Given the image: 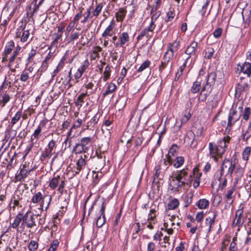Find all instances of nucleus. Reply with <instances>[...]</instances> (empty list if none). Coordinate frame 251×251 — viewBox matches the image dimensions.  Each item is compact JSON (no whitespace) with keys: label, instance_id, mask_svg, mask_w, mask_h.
<instances>
[{"label":"nucleus","instance_id":"79ce46f5","mask_svg":"<svg viewBox=\"0 0 251 251\" xmlns=\"http://www.w3.org/2000/svg\"><path fill=\"white\" fill-rule=\"evenodd\" d=\"M36 53V50L33 49L30 50L28 53V57L26 60V65H28L32 62V59Z\"/></svg>","mask_w":251,"mask_h":251},{"label":"nucleus","instance_id":"9b49d317","mask_svg":"<svg viewBox=\"0 0 251 251\" xmlns=\"http://www.w3.org/2000/svg\"><path fill=\"white\" fill-rule=\"evenodd\" d=\"M105 205L104 202H102L101 208L100 210V215L97 218L96 221V226L98 227H101L105 222V217L104 211Z\"/></svg>","mask_w":251,"mask_h":251},{"label":"nucleus","instance_id":"69168bd1","mask_svg":"<svg viewBox=\"0 0 251 251\" xmlns=\"http://www.w3.org/2000/svg\"><path fill=\"white\" fill-rule=\"evenodd\" d=\"M76 26L75 24H74L73 22L71 21L68 25H67L66 29V34L67 35H68L69 32L73 29V28Z\"/></svg>","mask_w":251,"mask_h":251},{"label":"nucleus","instance_id":"f3484780","mask_svg":"<svg viewBox=\"0 0 251 251\" xmlns=\"http://www.w3.org/2000/svg\"><path fill=\"white\" fill-rule=\"evenodd\" d=\"M244 169L242 168H238L236 169L234 175V185H236L239 182L241 181L242 178L244 174Z\"/></svg>","mask_w":251,"mask_h":251},{"label":"nucleus","instance_id":"aec40b11","mask_svg":"<svg viewBox=\"0 0 251 251\" xmlns=\"http://www.w3.org/2000/svg\"><path fill=\"white\" fill-rule=\"evenodd\" d=\"M89 95V94H88V92H86L84 93L81 94L77 97L75 100L74 103L75 104V106L77 107L78 110L80 108L83 103L84 102V100L85 97Z\"/></svg>","mask_w":251,"mask_h":251},{"label":"nucleus","instance_id":"a878e982","mask_svg":"<svg viewBox=\"0 0 251 251\" xmlns=\"http://www.w3.org/2000/svg\"><path fill=\"white\" fill-rule=\"evenodd\" d=\"M126 14V10L124 8H120L116 13L115 17L117 22H122Z\"/></svg>","mask_w":251,"mask_h":251},{"label":"nucleus","instance_id":"4c0bfd02","mask_svg":"<svg viewBox=\"0 0 251 251\" xmlns=\"http://www.w3.org/2000/svg\"><path fill=\"white\" fill-rule=\"evenodd\" d=\"M184 162V158L182 156H179L177 157H176V159L173 161V166L176 168H179L180 167Z\"/></svg>","mask_w":251,"mask_h":251},{"label":"nucleus","instance_id":"412c9836","mask_svg":"<svg viewBox=\"0 0 251 251\" xmlns=\"http://www.w3.org/2000/svg\"><path fill=\"white\" fill-rule=\"evenodd\" d=\"M178 149V146L176 144H173L170 148L167 157V162L170 164H173V159L171 158V156H174L176 151Z\"/></svg>","mask_w":251,"mask_h":251},{"label":"nucleus","instance_id":"c9c22d12","mask_svg":"<svg viewBox=\"0 0 251 251\" xmlns=\"http://www.w3.org/2000/svg\"><path fill=\"white\" fill-rule=\"evenodd\" d=\"M116 86L115 84L111 83L107 87L105 92L103 93V96L105 97L106 95L113 93L116 89Z\"/></svg>","mask_w":251,"mask_h":251},{"label":"nucleus","instance_id":"a211bd4d","mask_svg":"<svg viewBox=\"0 0 251 251\" xmlns=\"http://www.w3.org/2000/svg\"><path fill=\"white\" fill-rule=\"evenodd\" d=\"M238 66L240 67V69L243 73L247 75L248 76L250 77L251 76V64L250 62H245L242 65L238 64Z\"/></svg>","mask_w":251,"mask_h":251},{"label":"nucleus","instance_id":"13d9d810","mask_svg":"<svg viewBox=\"0 0 251 251\" xmlns=\"http://www.w3.org/2000/svg\"><path fill=\"white\" fill-rule=\"evenodd\" d=\"M29 31L28 30H24L21 37V41L23 42H26L29 37Z\"/></svg>","mask_w":251,"mask_h":251},{"label":"nucleus","instance_id":"2eb2a0df","mask_svg":"<svg viewBox=\"0 0 251 251\" xmlns=\"http://www.w3.org/2000/svg\"><path fill=\"white\" fill-rule=\"evenodd\" d=\"M217 213L218 212L216 211H210L208 213L211 214V215L205 218V223L207 226H208V231L211 230L212 225L215 223Z\"/></svg>","mask_w":251,"mask_h":251},{"label":"nucleus","instance_id":"6e6552de","mask_svg":"<svg viewBox=\"0 0 251 251\" xmlns=\"http://www.w3.org/2000/svg\"><path fill=\"white\" fill-rule=\"evenodd\" d=\"M244 207L241 205L235 212V217L233 221V224L240 226L244 223L245 217L243 215Z\"/></svg>","mask_w":251,"mask_h":251},{"label":"nucleus","instance_id":"864d4df0","mask_svg":"<svg viewBox=\"0 0 251 251\" xmlns=\"http://www.w3.org/2000/svg\"><path fill=\"white\" fill-rule=\"evenodd\" d=\"M59 244L57 240H54L50 245L48 251H56Z\"/></svg>","mask_w":251,"mask_h":251},{"label":"nucleus","instance_id":"3c124183","mask_svg":"<svg viewBox=\"0 0 251 251\" xmlns=\"http://www.w3.org/2000/svg\"><path fill=\"white\" fill-rule=\"evenodd\" d=\"M151 22L150 25H155L154 23L158 19L161 15V12H155L154 13L151 14Z\"/></svg>","mask_w":251,"mask_h":251},{"label":"nucleus","instance_id":"5fc2aeb1","mask_svg":"<svg viewBox=\"0 0 251 251\" xmlns=\"http://www.w3.org/2000/svg\"><path fill=\"white\" fill-rule=\"evenodd\" d=\"M62 36V35L58 33H53L52 35L53 41L51 42V45H53L56 44L58 42V40L61 38Z\"/></svg>","mask_w":251,"mask_h":251},{"label":"nucleus","instance_id":"a18cd8bd","mask_svg":"<svg viewBox=\"0 0 251 251\" xmlns=\"http://www.w3.org/2000/svg\"><path fill=\"white\" fill-rule=\"evenodd\" d=\"M165 132L166 130L165 128H164L163 130L160 133L157 132L153 133L152 136L151 137L150 140H155L157 139V141H160L161 136L163 135Z\"/></svg>","mask_w":251,"mask_h":251},{"label":"nucleus","instance_id":"f257e3e1","mask_svg":"<svg viewBox=\"0 0 251 251\" xmlns=\"http://www.w3.org/2000/svg\"><path fill=\"white\" fill-rule=\"evenodd\" d=\"M226 147V142H210L209 150L210 157L217 162L225 153Z\"/></svg>","mask_w":251,"mask_h":251},{"label":"nucleus","instance_id":"7ed1b4c3","mask_svg":"<svg viewBox=\"0 0 251 251\" xmlns=\"http://www.w3.org/2000/svg\"><path fill=\"white\" fill-rule=\"evenodd\" d=\"M47 198L48 201L47 202L46 206L45 207V210L48 208L49 206L51 200V197L50 196H45L43 197L42 193L40 192L36 193L31 199V202L34 203H37L41 202L40 207L41 209H43L44 208L45 200Z\"/></svg>","mask_w":251,"mask_h":251},{"label":"nucleus","instance_id":"c85d7f7f","mask_svg":"<svg viewBox=\"0 0 251 251\" xmlns=\"http://www.w3.org/2000/svg\"><path fill=\"white\" fill-rule=\"evenodd\" d=\"M99 121V118L97 117V115L94 116L90 121L87 122L86 126V129H90L93 130L95 126L98 123Z\"/></svg>","mask_w":251,"mask_h":251},{"label":"nucleus","instance_id":"58836bf2","mask_svg":"<svg viewBox=\"0 0 251 251\" xmlns=\"http://www.w3.org/2000/svg\"><path fill=\"white\" fill-rule=\"evenodd\" d=\"M37 0H34L32 2V4H34V8L33 11H31V6H29L26 9L27 10V15H30V16H32L33 14L37 11L39 6L36 4Z\"/></svg>","mask_w":251,"mask_h":251},{"label":"nucleus","instance_id":"ea45409f","mask_svg":"<svg viewBox=\"0 0 251 251\" xmlns=\"http://www.w3.org/2000/svg\"><path fill=\"white\" fill-rule=\"evenodd\" d=\"M179 205V201L176 199H174L169 202L168 204V208L169 210L176 209Z\"/></svg>","mask_w":251,"mask_h":251},{"label":"nucleus","instance_id":"c03bdc74","mask_svg":"<svg viewBox=\"0 0 251 251\" xmlns=\"http://www.w3.org/2000/svg\"><path fill=\"white\" fill-rule=\"evenodd\" d=\"M64 65V61L63 59H61V60L59 63L58 65L56 67V69H54L52 73V77H54L63 68Z\"/></svg>","mask_w":251,"mask_h":251},{"label":"nucleus","instance_id":"c756f323","mask_svg":"<svg viewBox=\"0 0 251 251\" xmlns=\"http://www.w3.org/2000/svg\"><path fill=\"white\" fill-rule=\"evenodd\" d=\"M172 183L173 188L172 189L176 191H178L179 188L184 186L185 184H187L184 180H176V182H172Z\"/></svg>","mask_w":251,"mask_h":251},{"label":"nucleus","instance_id":"774afa93","mask_svg":"<svg viewBox=\"0 0 251 251\" xmlns=\"http://www.w3.org/2000/svg\"><path fill=\"white\" fill-rule=\"evenodd\" d=\"M10 21L9 18H7V19L4 20L0 24V29L3 30L5 31L6 28V25Z\"/></svg>","mask_w":251,"mask_h":251},{"label":"nucleus","instance_id":"72a5a7b5","mask_svg":"<svg viewBox=\"0 0 251 251\" xmlns=\"http://www.w3.org/2000/svg\"><path fill=\"white\" fill-rule=\"evenodd\" d=\"M55 142H49L48 147L46 149L45 156L49 157L51 156L53 148L55 146Z\"/></svg>","mask_w":251,"mask_h":251},{"label":"nucleus","instance_id":"338daca9","mask_svg":"<svg viewBox=\"0 0 251 251\" xmlns=\"http://www.w3.org/2000/svg\"><path fill=\"white\" fill-rule=\"evenodd\" d=\"M82 120L80 119H78L75 122L74 125L71 127V129L69 132L70 133L73 128H77L80 126L82 124Z\"/></svg>","mask_w":251,"mask_h":251},{"label":"nucleus","instance_id":"37998d69","mask_svg":"<svg viewBox=\"0 0 251 251\" xmlns=\"http://www.w3.org/2000/svg\"><path fill=\"white\" fill-rule=\"evenodd\" d=\"M21 47L19 46L17 47L15 50L14 51L13 55L11 56V57L9 58V63L8 65L9 67H10L11 64L12 62H14L16 57L17 56V55L19 54V51L21 50Z\"/></svg>","mask_w":251,"mask_h":251},{"label":"nucleus","instance_id":"bf43d9fd","mask_svg":"<svg viewBox=\"0 0 251 251\" xmlns=\"http://www.w3.org/2000/svg\"><path fill=\"white\" fill-rule=\"evenodd\" d=\"M251 114V109L250 107H246L244 109V112L243 115V118L245 121L249 120Z\"/></svg>","mask_w":251,"mask_h":251},{"label":"nucleus","instance_id":"5701e85b","mask_svg":"<svg viewBox=\"0 0 251 251\" xmlns=\"http://www.w3.org/2000/svg\"><path fill=\"white\" fill-rule=\"evenodd\" d=\"M45 127V123L44 121L41 122L38 127L35 130L33 134L31 136L32 140L36 139L38 140L39 136L40 135L41 130Z\"/></svg>","mask_w":251,"mask_h":251},{"label":"nucleus","instance_id":"a19ab883","mask_svg":"<svg viewBox=\"0 0 251 251\" xmlns=\"http://www.w3.org/2000/svg\"><path fill=\"white\" fill-rule=\"evenodd\" d=\"M22 115V110L18 111L15 115V116L12 118L11 123L12 126L16 124L18 121H19Z\"/></svg>","mask_w":251,"mask_h":251},{"label":"nucleus","instance_id":"603ef678","mask_svg":"<svg viewBox=\"0 0 251 251\" xmlns=\"http://www.w3.org/2000/svg\"><path fill=\"white\" fill-rule=\"evenodd\" d=\"M193 195L192 194H188L184 198V206H188L192 202Z\"/></svg>","mask_w":251,"mask_h":251},{"label":"nucleus","instance_id":"49530a36","mask_svg":"<svg viewBox=\"0 0 251 251\" xmlns=\"http://www.w3.org/2000/svg\"><path fill=\"white\" fill-rule=\"evenodd\" d=\"M110 74H111V67L107 65L105 68V70L103 72V80L105 81L108 79H109L110 76Z\"/></svg>","mask_w":251,"mask_h":251},{"label":"nucleus","instance_id":"f704fd0d","mask_svg":"<svg viewBox=\"0 0 251 251\" xmlns=\"http://www.w3.org/2000/svg\"><path fill=\"white\" fill-rule=\"evenodd\" d=\"M174 53H175L174 51H173L171 50H169L168 48H167V51H166V52L165 53V54L163 56V60H165L166 62H169V61L173 57Z\"/></svg>","mask_w":251,"mask_h":251},{"label":"nucleus","instance_id":"20e7f679","mask_svg":"<svg viewBox=\"0 0 251 251\" xmlns=\"http://www.w3.org/2000/svg\"><path fill=\"white\" fill-rule=\"evenodd\" d=\"M23 221L22 222L21 227L24 228L26 226L27 228H31L36 226L34 215L30 211L26 212L25 214H23Z\"/></svg>","mask_w":251,"mask_h":251},{"label":"nucleus","instance_id":"de8ad7c7","mask_svg":"<svg viewBox=\"0 0 251 251\" xmlns=\"http://www.w3.org/2000/svg\"><path fill=\"white\" fill-rule=\"evenodd\" d=\"M103 6V4L102 3H100L98 4L95 9L92 12L93 16L95 17L98 16L100 13Z\"/></svg>","mask_w":251,"mask_h":251},{"label":"nucleus","instance_id":"b1692460","mask_svg":"<svg viewBox=\"0 0 251 251\" xmlns=\"http://www.w3.org/2000/svg\"><path fill=\"white\" fill-rule=\"evenodd\" d=\"M180 43V39L177 38L173 42L168 43L167 48H168L169 50H171L175 52L178 50Z\"/></svg>","mask_w":251,"mask_h":251},{"label":"nucleus","instance_id":"dca6fc26","mask_svg":"<svg viewBox=\"0 0 251 251\" xmlns=\"http://www.w3.org/2000/svg\"><path fill=\"white\" fill-rule=\"evenodd\" d=\"M115 25V23L114 20H112L109 25L105 28L103 32L102 33L101 36L102 37H111L114 33V27Z\"/></svg>","mask_w":251,"mask_h":251},{"label":"nucleus","instance_id":"0e129e2a","mask_svg":"<svg viewBox=\"0 0 251 251\" xmlns=\"http://www.w3.org/2000/svg\"><path fill=\"white\" fill-rule=\"evenodd\" d=\"M91 7H90L87 9V12L84 15V19L81 21V23H84L87 21L88 19L91 16Z\"/></svg>","mask_w":251,"mask_h":251},{"label":"nucleus","instance_id":"1a4fd4ad","mask_svg":"<svg viewBox=\"0 0 251 251\" xmlns=\"http://www.w3.org/2000/svg\"><path fill=\"white\" fill-rule=\"evenodd\" d=\"M129 41V34L127 32H123L120 34L119 36L118 41L115 44L116 47H123Z\"/></svg>","mask_w":251,"mask_h":251},{"label":"nucleus","instance_id":"39448f33","mask_svg":"<svg viewBox=\"0 0 251 251\" xmlns=\"http://www.w3.org/2000/svg\"><path fill=\"white\" fill-rule=\"evenodd\" d=\"M216 77L217 74L216 72H212L209 73L206 76V82L202 88V91L210 92L212 90V86L215 83Z\"/></svg>","mask_w":251,"mask_h":251},{"label":"nucleus","instance_id":"393cba45","mask_svg":"<svg viewBox=\"0 0 251 251\" xmlns=\"http://www.w3.org/2000/svg\"><path fill=\"white\" fill-rule=\"evenodd\" d=\"M201 79H200V77H198L197 80L193 83L190 89L192 93L195 94L200 91L201 88Z\"/></svg>","mask_w":251,"mask_h":251},{"label":"nucleus","instance_id":"ddd939ff","mask_svg":"<svg viewBox=\"0 0 251 251\" xmlns=\"http://www.w3.org/2000/svg\"><path fill=\"white\" fill-rule=\"evenodd\" d=\"M87 158L88 156L85 154L81 155L76 163V171H75V174H78L80 171L84 168L86 163V159Z\"/></svg>","mask_w":251,"mask_h":251},{"label":"nucleus","instance_id":"f03ea898","mask_svg":"<svg viewBox=\"0 0 251 251\" xmlns=\"http://www.w3.org/2000/svg\"><path fill=\"white\" fill-rule=\"evenodd\" d=\"M235 162H234L233 163L231 160L227 159H225L221 166L220 170V177L219 178L218 180L221 181L222 179V176L224 175L225 172L226 173V176L229 175L231 176L235 169Z\"/></svg>","mask_w":251,"mask_h":251},{"label":"nucleus","instance_id":"6e6d98bb","mask_svg":"<svg viewBox=\"0 0 251 251\" xmlns=\"http://www.w3.org/2000/svg\"><path fill=\"white\" fill-rule=\"evenodd\" d=\"M80 33L79 31H72L71 32L70 37H69V40L70 42L74 41L75 40H76L78 38Z\"/></svg>","mask_w":251,"mask_h":251},{"label":"nucleus","instance_id":"9d476101","mask_svg":"<svg viewBox=\"0 0 251 251\" xmlns=\"http://www.w3.org/2000/svg\"><path fill=\"white\" fill-rule=\"evenodd\" d=\"M33 64L30 66L26 65L25 69L22 71L20 75V80L22 82L26 81L32 75L34 70Z\"/></svg>","mask_w":251,"mask_h":251},{"label":"nucleus","instance_id":"4468645a","mask_svg":"<svg viewBox=\"0 0 251 251\" xmlns=\"http://www.w3.org/2000/svg\"><path fill=\"white\" fill-rule=\"evenodd\" d=\"M188 168L183 169L179 171H177L172 177V182H176V180H184L185 177L188 174Z\"/></svg>","mask_w":251,"mask_h":251},{"label":"nucleus","instance_id":"6ab92c4d","mask_svg":"<svg viewBox=\"0 0 251 251\" xmlns=\"http://www.w3.org/2000/svg\"><path fill=\"white\" fill-rule=\"evenodd\" d=\"M190 111V110L187 109L183 113L182 118L181 120V124L180 125H177L176 124L175 126V128H176V130L179 129L182 124L186 123L191 118V115Z\"/></svg>","mask_w":251,"mask_h":251},{"label":"nucleus","instance_id":"4d7b16f0","mask_svg":"<svg viewBox=\"0 0 251 251\" xmlns=\"http://www.w3.org/2000/svg\"><path fill=\"white\" fill-rule=\"evenodd\" d=\"M38 246V244L36 241L31 240L28 245V249L31 251H35L37 249Z\"/></svg>","mask_w":251,"mask_h":251},{"label":"nucleus","instance_id":"f8f14e48","mask_svg":"<svg viewBox=\"0 0 251 251\" xmlns=\"http://www.w3.org/2000/svg\"><path fill=\"white\" fill-rule=\"evenodd\" d=\"M88 144V142L78 143L74 147L73 151L75 154L81 153L85 154L86 151L88 150V147L87 146Z\"/></svg>","mask_w":251,"mask_h":251},{"label":"nucleus","instance_id":"cd10ccee","mask_svg":"<svg viewBox=\"0 0 251 251\" xmlns=\"http://www.w3.org/2000/svg\"><path fill=\"white\" fill-rule=\"evenodd\" d=\"M209 204V201L205 199H200L196 203V205L200 209H206Z\"/></svg>","mask_w":251,"mask_h":251},{"label":"nucleus","instance_id":"7c9ffc66","mask_svg":"<svg viewBox=\"0 0 251 251\" xmlns=\"http://www.w3.org/2000/svg\"><path fill=\"white\" fill-rule=\"evenodd\" d=\"M15 47L14 42L13 41H10L8 42L4 48V53L6 56L9 54L12 50H13Z\"/></svg>","mask_w":251,"mask_h":251},{"label":"nucleus","instance_id":"473e14b6","mask_svg":"<svg viewBox=\"0 0 251 251\" xmlns=\"http://www.w3.org/2000/svg\"><path fill=\"white\" fill-rule=\"evenodd\" d=\"M155 27V25H150L148 28H145L144 29L142 30L140 34L143 37L147 36L148 37H149L151 36L150 32H152L153 29H154Z\"/></svg>","mask_w":251,"mask_h":251},{"label":"nucleus","instance_id":"052dcab7","mask_svg":"<svg viewBox=\"0 0 251 251\" xmlns=\"http://www.w3.org/2000/svg\"><path fill=\"white\" fill-rule=\"evenodd\" d=\"M214 52V50L212 48H208L205 52V57L207 59H210L212 57Z\"/></svg>","mask_w":251,"mask_h":251},{"label":"nucleus","instance_id":"680f3d73","mask_svg":"<svg viewBox=\"0 0 251 251\" xmlns=\"http://www.w3.org/2000/svg\"><path fill=\"white\" fill-rule=\"evenodd\" d=\"M251 151V149L250 147H246L243 152V158L245 160H248V156L250 155Z\"/></svg>","mask_w":251,"mask_h":251},{"label":"nucleus","instance_id":"8fccbe9b","mask_svg":"<svg viewBox=\"0 0 251 251\" xmlns=\"http://www.w3.org/2000/svg\"><path fill=\"white\" fill-rule=\"evenodd\" d=\"M94 84L92 82H89L88 84L85 85V87L87 89L88 94H92L95 93L96 89L94 90Z\"/></svg>","mask_w":251,"mask_h":251},{"label":"nucleus","instance_id":"423d86ee","mask_svg":"<svg viewBox=\"0 0 251 251\" xmlns=\"http://www.w3.org/2000/svg\"><path fill=\"white\" fill-rule=\"evenodd\" d=\"M240 117L241 114H238L234 109H231L228 116V122L226 130L229 131L232 126L240 119Z\"/></svg>","mask_w":251,"mask_h":251},{"label":"nucleus","instance_id":"bb28decb","mask_svg":"<svg viewBox=\"0 0 251 251\" xmlns=\"http://www.w3.org/2000/svg\"><path fill=\"white\" fill-rule=\"evenodd\" d=\"M23 214L21 213H18V214L16 216L13 223L12 224V227L13 228H18L20 223L23 221Z\"/></svg>","mask_w":251,"mask_h":251},{"label":"nucleus","instance_id":"4be33fe9","mask_svg":"<svg viewBox=\"0 0 251 251\" xmlns=\"http://www.w3.org/2000/svg\"><path fill=\"white\" fill-rule=\"evenodd\" d=\"M31 172V169L27 170L21 168L19 174L16 176L15 178L17 181H22Z\"/></svg>","mask_w":251,"mask_h":251},{"label":"nucleus","instance_id":"e433bc0d","mask_svg":"<svg viewBox=\"0 0 251 251\" xmlns=\"http://www.w3.org/2000/svg\"><path fill=\"white\" fill-rule=\"evenodd\" d=\"M151 62L149 60H146L145 61H144L140 66L139 67V68L137 70V72L138 73H141L143 71H144L145 69H146L147 68H148L150 65H151Z\"/></svg>","mask_w":251,"mask_h":251},{"label":"nucleus","instance_id":"2f4dec72","mask_svg":"<svg viewBox=\"0 0 251 251\" xmlns=\"http://www.w3.org/2000/svg\"><path fill=\"white\" fill-rule=\"evenodd\" d=\"M60 177L59 176L53 177L50 181L49 186L51 189H55L59 184V179Z\"/></svg>","mask_w":251,"mask_h":251},{"label":"nucleus","instance_id":"0eeeda50","mask_svg":"<svg viewBox=\"0 0 251 251\" xmlns=\"http://www.w3.org/2000/svg\"><path fill=\"white\" fill-rule=\"evenodd\" d=\"M198 49L197 42L195 41H191L189 44L187 45L185 50V53L188 55V57L186 58V60H189L193 56H196Z\"/></svg>","mask_w":251,"mask_h":251},{"label":"nucleus","instance_id":"e2e57ef3","mask_svg":"<svg viewBox=\"0 0 251 251\" xmlns=\"http://www.w3.org/2000/svg\"><path fill=\"white\" fill-rule=\"evenodd\" d=\"M175 16V13L174 11H170L167 13L166 19H165L166 22H170L172 21Z\"/></svg>","mask_w":251,"mask_h":251},{"label":"nucleus","instance_id":"09e8293b","mask_svg":"<svg viewBox=\"0 0 251 251\" xmlns=\"http://www.w3.org/2000/svg\"><path fill=\"white\" fill-rule=\"evenodd\" d=\"M89 65V62L88 60L87 59L81 63L80 67H79L78 69L80 70L81 72H82L83 73H84V72L86 70V69L88 68Z\"/></svg>","mask_w":251,"mask_h":251}]
</instances>
